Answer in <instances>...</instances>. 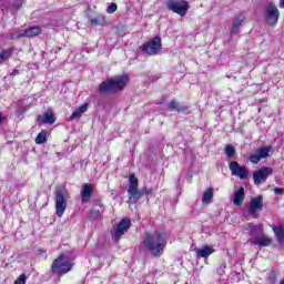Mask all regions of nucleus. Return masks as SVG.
<instances>
[{
	"instance_id": "nucleus-1",
	"label": "nucleus",
	"mask_w": 284,
	"mask_h": 284,
	"mask_svg": "<svg viewBox=\"0 0 284 284\" xmlns=\"http://www.w3.org/2000/svg\"><path fill=\"white\" fill-rule=\"evenodd\" d=\"M168 245V233L159 232L146 233L144 239V246L152 254V256H161Z\"/></svg>"
},
{
	"instance_id": "nucleus-2",
	"label": "nucleus",
	"mask_w": 284,
	"mask_h": 284,
	"mask_svg": "<svg viewBox=\"0 0 284 284\" xmlns=\"http://www.w3.org/2000/svg\"><path fill=\"white\" fill-rule=\"evenodd\" d=\"M128 85V75L111 78L100 84V92H119Z\"/></svg>"
},
{
	"instance_id": "nucleus-3",
	"label": "nucleus",
	"mask_w": 284,
	"mask_h": 284,
	"mask_svg": "<svg viewBox=\"0 0 284 284\" xmlns=\"http://www.w3.org/2000/svg\"><path fill=\"white\" fill-rule=\"evenodd\" d=\"M72 262H70V257L65 255H60L58 258H55L52 263V272L54 274H68L72 270Z\"/></svg>"
},
{
	"instance_id": "nucleus-4",
	"label": "nucleus",
	"mask_w": 284,
	"mask_h": 284,
	"mask_svg": "<svg viewBox=\"0 0 284 284\" xmlns=\"http://www.w3.org/2000/svg\"><path fill=\"white\" fill-rule=\"evenodd\" d=\"M68 209V191L65 189L55 191V214L59 219L65 214Z\"/></svg>"
},
{
	"instance_id": "nucleus-5",
	"label": "nucleus",
	"mask_w": 284,
	"mask_h": 284,
	"mask_svg": "<svg viewBox=\"0 0 284 284\" xmlns=\"http://www.w3.org/2000/svg\"><path fill=\"white\" fill-rule=\"evenodd\" d=\"M281 17V11L273 2H270L264 9V19L267 26H276L278 23V18Z\"/></svg>"
},
{
	"instance_id": "nucleus-6",
	"label": "nucleus",
	"mask_w": 284,
	"mask_h": 284,
	"mask_svg": "<svg viewBox=\"0 0 284 284\" xmlns=\"http://www.w3.org/2000/svg\"><path fill=\"white\" fill-rule=\"evenodd\" d=\"M166 6L172 12L180 14V17H185L187 10H190V3L185 0H169Z\"/></svg>"
},
{
	"instance_id": "nucleus-7",
	"label": "nucleus",
	"mask_w": 284,
	"mask_h": 284,
	"mask_svg": "<svg viewBox=\"0 0 284 284\" xmlns=\"http://www.w3.org/2000/svg\"><path fill=\"white\" fill-rule=\"evenodd\" d=\"M161 48V38L155 37L142 45V52H144V54H149L150 57H154V54H159Z\"/></svg>"
},
{
	"instance_id": "nucleus-8",
	"label": "nucleus",
	"mask_w": 284,
	"mask_h": 284,
	"mask_svg": "<svg viewBox=\"0 0 284 284\" xmlns=\"http://www.w3.org/2000/svg\"><path fill=\"white\" fill-rule=\"evenodd\" d=\"M274 169L272 168H262L253 173L254 185H263L267 181L268 176H272Z\"/></svg>"
},
{
	"instance_id": "nucleus-9",
	"label": "nucleus",
	"mask_w": 284,
	"mask_h": 284,
	"mask_svg": "<svg viewBox=\"0 0 284 284\" xmlns=\"http://www.w3.org/2000/svg\"><path fill=\"white\" fill-rule=\"evenodd\" d=\"M263 197L261 195L253 197L248 205V213L251 216H253V219H258V212H263Z\"/></svg>"
},
{
	"instance_id": "nucleus-10",
	"label": "nucleus",
	"mask_w": 284,
	"mask_h": 284,
	"mask_svg": "<svg viewBox=\"0 0 284 284\" xmlns=\"http://www.w3.org/2000/svg\"><path fill=\"white\" fill-rule=\"evenodd\" d=\"M229 169L231 171V174L233 176H239L241 181H245V179H247V176L250 175L247 169L245 166H240L239 162L236 161L231 162L229 164Z\"/></svg>"
},
{
	"instance_id": "nucleus-11",
	"label": "nucleus",
	"mask_w": 284,
	"mask_h": 284,
	"mask_svg": "<svg viewBox=\"0 0 284 284\" xmlns=\"http://www.w3.org/2000/svg\"><path fill=\"white\" fill-rule=\"evenodd\" d=\"M130 220L123 219L116 226L115 232L113 234V241H115V243H119V241H121V236H123V234H125V232H128V230H130Z\"/></svg>"
},
{
	"instance_id": "nucleus-12",
	"label": "nucleus",
	"mask_w": 284,
	"mask_h": 284,
	"mask_svg": "<svg viewBox=\"0 0 284 284\" xmlns=\"http://www.w3.org/2000/svg\"><path fill=\"white\" fill-rule=\"evenodd\" d=\"M152 190L148 189H133L132 191H128L129 194V203H136L139 199H141L144 194H150Z\"/></svg>"
},
{
	"instance_id": "nucleus-13",
	"label": "nucleus",
	"mask_w": 284,
	"mask_h": 284,
	"mask_svg": "<svg viewBox=\"0 0 284 284\" xmlns=\"http://www.w3.org/2000/svg\"><path fill=\"white\" fill-rule=\"evenodd\" d=\"M39 34H41V27H30L21 33L11 34V39H21L23 37H39Z\"/></svg>"
},
{
	"instance_id": "nucleus-14",
	"label": "nucleus",
	"mask_w": 284,
	"mask_h": 284,
	"mask_svg": "<svg viewBox=\"0 0 284 284\" xmlns=\"http://www.w3.org/2000/svg\"><path fill=\"white\" fill-rule=\"evenodd\" d=\"M251 245H258L260 247H270L272 245V239L268 236L253 237L248 240Z\"/></svg>"
},
{
	"instance_id": "nucleus-15",
	"label": "nucleus",
	"mask_w": 284,
	"mask_h": 284,
	"mask_svg": "<svg viewBox=\"0 0 284 284\" xmlns=\"http://www.w3.org/2000/svg\"><path fill=\"white\" fill-rule=\"evenodd\" d=\"M82 203H88L92 199V184L84 183L80 192Z\"/></svg>"
},
{
	"instance_id": "nucleus-16",
	"label": "nucleus",
	"mask_w": 284,
	"mask_h": 284,
	"mask_svg": "<svg viewBox=\"0 0 284 284\" xmlns=\"http://www.w3.org/2000/svg\"><path fill=\"white\" fill-rule=\"evenodd\" d=\"M243 201H245V189L240 186L239 190L234 193L233 203L234 205H237V207H241V205H243Z\"/></svg>"
},
{
	"instance_id": "nucleus-17",
	"label": "nucleus",
	"mask_w": 284,
	"mask_h": 284,
	"mask_svg": "<svg viewBox=\"0 0 284 284\" xmlns=\"http://www.w3.org/2000/svg\"><path fill=\"white\" fill-rule=\"evenodd\" d=\"M168 110H170L171 112H190V109L187 106H183L181 105V103L174 100L168 103Z\"/></svg>"
},
{
	"instance_id": "nucleus-18",
	"label": "nucleus",
	"mask_w": 284,
	"mask_h": 284,
	"mask_svg": "<svg viewBox=\"0 0 284 284\" xmlns=\"http://www.w3.org/2000/svg\"><path fill=\"white\" fill-rule=\"evenodd\" d=\"M245 230L251 236H263V225L261 224H248Z\"/></svg>"
},
{
	"instance_id": "nucleus-19",
	"label": "nucleus",
	"mask_w": 284,
	"mask_h": 284,
	"mask_svg": "<svg viewBox=\"0 0 284 284\" xmlns=\"http://www.w3.org/2000/svg\"><path fill=\"white\" fill-rule=\"evenodd\" d=\"M88 108H89V104L84 103L81 106H79L78 109H75V111L69 118V121H74L77 119H81L83 113L88 112Z\"/></svg>"
},
{
	"instance_id": "nucleus-20",
	"label": "nucleus",
	"mask_w": 284,
	"mask_h": 284,
	"mask_svg": "<svg viewBox=\"0 0 284 284\" xmlns=\"http://www.w3.org/2000/svg\"><path fill=\"white\" fill-rule=\"evenodd\" d=\"M37 121L38 123H48L49 125H52L57 119H54V114H52V112H45L42 115H38Z\"/></svg>"
},
{
	"instance_id": "nucleus-21",
	"label": "nucleus",
	"mask_w": 284,
	"mask_h": 284,
	"mask_svg": "<svg viewBox=\"0 0 284 284\" xmlns=\"http://www.w3.org/2000/svg\"><path fill=\"white\" fill-rule=\"evenodd\" d=\"M195 253L201 258H207L211 254H214V248L212 246H203L202 248H195Z\"/></svg>"
},
{
	"instance_id": "nucleus-22",
	"label": "nucleus",
	"mask_w": 284,
	"mask_h": 284,
	"mask_svg": "<svg viewBox=\"0 0 284 284\" xmlns=\"http://www.w3.org/2000/svg\"><path fill=\"white\" fill-rule=\"evenodd\" d=\"M243 21H245V18L243 16H240L234 19L232 28H231V34H239V30H240Z\"/></svg>"
},
{
	"instance_id": "nucleus-23",
	"label": "nucleus",
	"mask_w": 284,
	"mask_h": 284,
	"mask_svg": "<svg viewBox=\"0 0 284 284\" xmlns=\"http://www.w3.org/2000/svg\"><path fill=\"white\" fill-rule=\"evenodd\" d=\"M273 232L275 234L277 243H284V227L283 225L273 226Z\"/></svg>"
},
{
	"instance_id": "nucleus-24",
	"label": "nucleus",
	"mask_w": 284,
	"mask_h": 284,
	"mask_svg": "<svg viewBox=\"0 0 284 284\" xmlns=\"http://www.w3.org/2000/svg\"><path fill=\"white\" fill-rule=\"evenodd\" d=\"M212 199H214V192L212 189H209L203 193L202 202L210 205V203H212Z\"/></svg>"
},
{
	"instance_id": "nucleus-25",
	"label": "nucleus",
	"mask_w": 284,
	"mask_h": 284,
	"mask_svg": "<svg viewBox=\"0 0 284 284\" xmlns=\"http://www.w3.org/2000/svg\"><path fill=\"white\" fill-rule=\"evenodd\" d=\"M129 189L128 191L139 190V180L134 174L129 175Z\"/></svg>"
},
{
	"instance_id": "nucleus-26",
	"label": "nucleus",
	"mask_w": 284,
	"mask_h": 284,
	"mask_svg": "<svg viewBox=\"0 0 284 284\" xmlns=\"http://www.w3.org/2000/svg\"><path fill=\"white\" fill-rule=\"evenodd\" d=\"M11 57H12L11 49L2 50L0 53V65L1 63H6V61H8Z\"/></svg>"
},
{
	"instance_id": "nucleus-27",
	"label": "nucleus",
	"mask_w": 284,
	"mask_h": 284,
	"mask_svg": "<svg viewBox=\"0 0 284 284\" xmlns=\"http://www.w3.org/2000/svg\"><path fill=\"white\" fill-rule=\"evenodd\" d=\"M91 26H105V17L99 14L90 20Z\"/></svg>"
},
{
	"instance_id": "nucleus-28",
	"label": "nucleus",
	"mask_w": 284,
	"mask_h": 284,
	"mask_svg": "<svg viewBox=\"0 0 284 284\" xmlns=\"http://www.w3.org/2000/svg\"><path fill=\"white\" fill-rule=\"evenodd\" d=\"M48 139V131L43 130L41 131L37 138H36V143L37 145H41L45 142V140Z\"/></svg>"
},
{
	"instance_id": "nucleus-29",
	"label": "nucleus",
	"mask_w": 284,
	"mask_h": 284,
	"mask_svg": "<svg viewBox=\"0 0 284 284\" xmlns=\"http://www.w3.org/2000/svg\"><path fill=\"white\" fill-rule=\"evenodd\" d=\"M225 154L227 159H232L236 154V149L232 144L225 146Z\"/></svg>"
},
{
	"instance_id": "nucleus-30",
	"label": "nucleus",
	"mask_w": 284,
	"mask_h": 284,
	"mask_svg": "<svg viewBox=\"0 0 284 284\" xmlns=\"http://www.w3.org/2000/svg\"><path fill=\"white\" fill-rule=\"evenodd\" d=\"M257 156H260V159H267V156H270V148L260 149L257 152Z\"/></svg>"
},
{
	"instance_id": "nucleus-31",
	"label": "nucleus",
	"mask_w": 284,
	"mask_h": 284,
	"mask_svg": "<svg viewBox=\"0 0 284 284\" xmlns=\"http://www.w3.org/2000/svg\"><path fill=\"white\" fill-rule=\"evenodd\" d=\"M106 12H108V14H114V12H116V3H111V4L106 8Z\"/></svg>"
},
{
	"instance_id": "nucleus-32",
	"label": "nucleus",
	"mask_w": 284,
	"mask_h": 284,
	"mask_svg": "<svg viewBox=\"0 0 284 284\" xmlns=\"http://www.w3.org/2000/svg\"><path fill=\"white\" fill-rule=\"evenodd\" d=\"M248 161H251V163L256 164L261 161V158L258 154H253V155H250Z\"/></svg>"
},
{
	"instance_id": "nucleus-33",
	"label": "nucleus",
	"mask_w": 284,
	"mask_h": 284,
	"mask_svg": "<svg viewBox=\"0 0 284 284\" xmlns=\"http://www.w3.org/2000/svg\"><path fill=\"white\" fill-rule=\"evenodd\" d=\"M26 274H21L17 281L14 282V284H26Z\"/></svg>"
},
{
	"instance_id": "nucleus-34",
	"label": "nucleus",
	"mask_w": 284,
	"mask_h": 284,
	"mask_svg": "<svg viewBox=\"0 0 284 284\" xmlns=\"http://www.w3.org/2000/svg\"><path fill=\"white\" fill-rule=\"evenodd\" d=\"M12 6L14 10H19L23 6V0H16Z\"/></svg>"
},
{
	"instance_id": "nucleus-35",
	"label": "nucleus",
	"mask_w": 284,
	"mask_h": 284,
	"mask_svg": "<svg viewBox=\"0 0 284 284\" xmlns=\"http://www.w3.org/2000/svg\"><path fill=\"white\" fill-rule=\"evenodd\" d=\"M283 193H284V189H281V187L274 189V194H283Z\"/></svg>"
},
{
	"instance_id": "nucleus-36",
	"label": "nucleus",
	"mask_w": 284,
	"mask_h": 284,
	"mask_svg": "<svg viewBox=\"0 0 284 284\" xmlns=\"http://www.w3.org/2000/svg\"><path fill=\"white\" fill-rule=\"evenodd\" d=\"M11 77H19V70L13 69L12 72H11Z\"/></svg>"
},
{
	"instance_id": "nucleus-37",
	"label": "nucleus",
	"mask_w": 284,
	"mask_h": 284,
	"mask_svg": "<svg viewBox=\"0 0 284 284\" xmlns=\"http://www.w3.org/2000/svg\"><path fill=\"white\" fill-rule=\"evenodd\" d=\"M100 214H101V212L94 211V212L91 213V216H93V217H94V216H100Z\"/></svg>"
},
{
	"instance_id": "nucleus-38",
	"label": "nucleus",
	"mask_w": 284,
	"mask_h": 284,
	"mask_svg": "<svg viewBox=\"0 0 284 284\" xmlns=\"http://www.w3.org/2000/svg\"><path fill=\"white\" fill-rule=\"evenodd\" d=\"M223 272H225V271H223V267H222V266H220V267H219V270H217V274L223 275Z\"/></svg>"
},
{
	"instance_id": "nucleus-39",
	"label": "nucleus",
	"mask_w": 284,
	"mask_h": 284,
	"mask_svg": "<svg viewBox=\"0 0 284 284\" xmlns=\"http://www.w3.org/2000/svg\"><path fill=\"white\" fill-rule=\"evenodd\" d=\"M280 8H284V0H280Z\"/></svg>"
},
{
	"instance_id": "nucleus-40",
	"label": "nucleus",
	"mask_w": 284,
	"mask_h": 284,
	"mask_svg": "<svg viewBox=\"0 0 284 284\" xmlns=\"http://www.w3.org/2000/svg\"><path fill=\"white\" fill-rule=\"evenodd\" d=\"M1 121H3V115L0 113V124H1Z\"/></svg>"
},
{
	"instance_id": "nucleus-41",
	"label": "nucleus",
	"mask_w": 284,
	"mask_h": 284,
	"mask_svg": "<svg viewBox=\"0 0 284 284\" xmlns=\"http://www.w3.org/2000/svg\"><path fill=\"white\" fill-rule=\"evenodd\" d=\"M0 1H3V2H6V1H8V0H0Z\"/></svg>"
}]
</instances>
